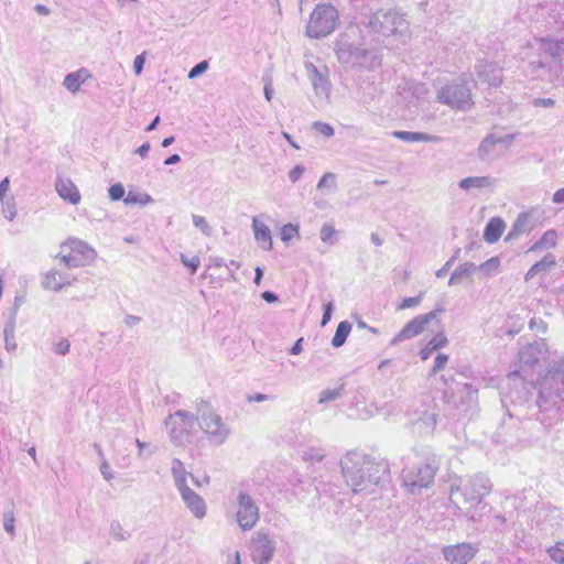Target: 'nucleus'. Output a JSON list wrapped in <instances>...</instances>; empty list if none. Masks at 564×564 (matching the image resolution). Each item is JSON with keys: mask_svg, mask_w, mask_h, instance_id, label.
Masks as SVG:
<instances>
[{"mask_svg": "<svg viewBox=\"0 0 564 564\" xmlns=\"http://www.w3.org/2000/svg\"><path fill=\"white\" fill-rule=\"evenodd\" d=\"M508 398L512 409H507L494 441L512 449L542 444L547 430L564 414V357L554 361L535 383L522 382Z\"/></svg>", "mask_w": 564, "mask_h": 564, "instance_id": "f257e3e1", "label": "nucleus"}, {"mask_svg": "<svg viewBox=\"0 0 564 564\" xmlns=\"http://www.w3.org/2000/svg\"><path fill=\"white\" fill-rule=\"evenodd\" d=\"M552 33L535 39L538 54L523 65V73L531 79L549 80L554 85L564 84V23L553 28Z\"/></svg>", "mask_w": 564, "mask_h": 564, "instance_id": "f03ea898", "label": "nucleus"}, {"mask_svg": "<svg viewBox=\"0 0 564 564\" xmlns=\"http://www.w3.org/2000/svg\"><path fill=\"white\" fill-rule=\"evenodd\" d=\"M346 484L355 494H372L390 478V465L381 458L350 451L340 460Z\"/></svg>", "mask_w": 564, "mask_h": 564, "instance_id": "7ed1b4c3", "label": "nucleus"}, {"mask_svg": "<svg viewBox=\"0 0 564 564\" xmlns=\"http://www.w3.org/2000/svg\"><path fill=\"white\" fill-rule=\"evenodd\" d=\"M359 34L358 29L349 28L338 36L335 43L337 59L345 68L373 69L381 64V59L362 45Z\"/></svg>", "mask_w": 564, "mask_h": 564, "instance_id": "20e7f679", "label": "nucleus"}, {"mask_svg": "<svg viewBox=\"0 0 564 564\" xmlns=\"http://www.w3.org/2000/svg\"><path fill=\"white\" fill-rule=\"evenodd\" d=\"M492 484L484 474H477L462 479L458 486L452 485L449 500L457 509L475 507L491 490Z\"/></svg>", "mask_w": 564, "mask_h": 564, "instance_id": "39448f33", "label": "nucleus"}, {"mask_svg": "<svg viewBox=\"0 0 564 564\" xmlns=\"http://www.w3.org/2000/svg\"><path fill=\"white\" fill-rule=\"evenodd\" d=\"M367 28L370 33L377 36H404L409 23L401 12L394 9H380L369 17Z\"/></svg>", "mask_w": 564, "mask_h": 564, "instance_id": "423d86ee", "label": "nucleus"}, {"mask_svg": "<svg viewBox=\"0 0 564 564\" xmlns=\"http://www.w3.org/2000/svg\"><path fill=\"white\" fill-rule=\"evenodd\" d=\"M339 14L330 3H318L310 15L306 35L311 39H323L337 28Z\"/></svg>", "mask_w": 564, "mask_h": 564, "instance_id": "0eeeda50", "label": "nucleus"}, {"mask_svg": "<svg viewBox=\"0 0 564 564\" xmlns=\"http://www.w3.org/2000/svg\"><path fill=\"white\" fill-rule=\"evenodd\" d=\"M436 98L441 104L457 110H466L474 105L471 88L466 76H460L441 87Z\"/></svg>", "mask_w": 564, "mask_h": 564, "instance_id": "6e6552de", "label": "nucleus"}, {"mask_svg": "<svg viewBox=\"0 0 564 564\" xmlns=\"http://www.w3.org/2000/svg\"><path fill=\"white\" fill-rule=\"evenodd\" d=\"M171 442L176 446H183L192 442V431L200 426L198 417L185 410H177L170 414L165 421Z\"/></svg>", "mask_w": 564, "mask_h": 564, "instance_id": "1a4fd4ad", "label": "nucleus"}, {"mask_svg": "<svg viewBox=\"0 0 564 564\" xmlns=\"http://www.w3.org/2000/svg\"><path fill=\"white\" fill-rule=\"evenodd\" d=\"M546 352L547 346L544 339L523 346L518 352V362L514 365V369L509 372L508 378L510 380L519 378L525 381L531 376L530 371L542 359H545Z\"/></svg>", "mask_w": 564, "mask_h": 564, "instance_id": "9d476101", "label": "nucleus"}, {"mask_svg": "<svg viewBox=\"0 0 564 564\" xmlns=\"http://www.w3.org/2000/svg\"><path fill=\"white\" fill-rule=\"evenodd\" d=\"M436 474V467L432 464H422L411 469H404L402 473L403 486L409 492L420 494L423 488H429Z\"/></svg>", "mask_w": 564, "mask_h": 564, "instance_id": "9b49d317", "label": "nucleus"}, {"mask_svg": "<svg viewBox=\"0 0 564 564\" xmlns=\"http://www.w3.org/2000/svg\"><path fill=\"white\" fill-rule=\"evenodd\" d=\"M444 312L443 307L435 308L426 314L415 316L391 339L390 345L395 346L401 341L411 339L422 334L426 326L438 317Z\"/></svg>", "mask_w": 564, "mask_h": 564, "instance_id": "f8f14e48", "label": "nucleus"}, {"mask_svg": "<svg viewBox=\"0 0 564 564\" xmlns=\"http://www.w3.org/2000/svg\"><path fill=\"white\" fill-rule=\"evenodd\" d=\"M237 522L243 531L251 530L259 521V507L247 491H240L237 497Z\"/></svg>", "mask_w": 564, "mask_h": 564, "instance_id": "ddd939ff", "label": "nucleus"}, {"mask_svg": "<svg viewBox=\"0 0 564 564\" xmlns=\"http://www.w3.org/2000/svg\"><path fill=\"white\" fill-rule=\"evenodd\" d=\"M478 551V546L470 542H462L442 547L443 557L448 564H468L477 555Z\"/></svg>", "mask_w": 564, "mask_h": 564, "instance_id": "4468645a", "label": "nucleus"}, {"mask_svg": "<svg viewBox=\"0 0 564 564\" xmlns=\"http://www.w3.org/2000/svg\"><path fill=\"white\" fill-rule=\"evenodd\" d=\"M275 541L264 532H258L252 539L251 556L254 564H269L274 555Z\"/></svg>", "mask_w": 564, "mask_h": 564, "instance_id": "2eb2a0df", "label": "nucleus"}, {"mask_svg": "<svg viewBox=\"0 0 564 564\" xmlns=\"http://www.w3.org/2000/svg\"><path fill=\"white\" fill-rule=\"evenodd\" d=\"M202 424L200 426L206 434L217 444H223L230 434L229 427L223 422L221 417L214 412H209L208 414L203 413Z\"/></svg>", "mask_w": 564, "mask_h": 564, "instance_id": "dca6fc26", "label": "nucleus"}, {"mask_svg": "<svg viewBox=\"0 0 564 564\" xmlns=\"http://www.w3.org/2000/svg\"><path fill=\"white\" fill-rule=\"evenodd\" d=\"M304 66L315 94L317 96H328L330 89V84L328 79V68L326 66H324L323 68H318L311 62H306Z\"/></svg>", "mask_w": 564, "mask_h": 564, "instance_id": "f3484780", "label": "nucleus"}, {"mask_svg": "<svg viewBox=\"0 0 564 564\" xmlns=\"http://www.w3.org/2000/svg\"><path fill=\"white\" fill-rule=\"evenodd\" d=\"M475 70L478 79L491 87H498L502 84V70L496 63L479 59L475 65Z\"/></svg>", "mask_w": 564, "mask_h": 564, "instance_id": "a211bd4d", "label": "nucleus"}, {"mask_svg": "<svg viewBox=\"0 0 564 564\" xmlns=\"http://www.w3.org/2000/svg\"><path fill=\"white\" fill-rule=\"evenodd\" d=\"M534 208L520 213L507 235L506 240L517 239L519 236L532 231L538 224V218L534 217Z\"/></svg>", "mask_w": 564, "mask_h": 564, "instance_id": "6ab92c4d", "label": "nucleus"}, {"mask_svg": "<svg viewBox=\"0 0 564 564\" xmlns=\"http://www.w3.org/2000/svg\"><path fill=\"white\" fill-rule=\"evenodd\" d=\"M178 491L184 505L192 514L197 519H203L207 511L204 499L188 486L178 489Z\"/></svg>", "mask_w": 564, "mask_h": 564, "instance_id": "aec40b11", "label": "nucleus"}, {"mask_svg": "<svg viewBox=\"0 0 564 564\" xmlns=\"http://www.w3.org/2000/svg\"><path fill=\"white\" fill-rule=\"evenodd\" d=\"M459 392L465 394L460 403L463 412L471 417L478 411V389L471 383H464Z\"/></svg>", "mask_w": 564, "mask_h": 564, "instance_id": "412c9836", "label": "nucleus"}, {"mask_svg": "<svg viewBox=\"0 0 564 564\" xmlns=\"http://www.w3.org/2000/svg\"><path fill=\"white\" fill-rule=\"evenodd\" d=\"M67 245L69 247V250L83 261L84 265L94 261L97 256L95 249L80 239H69Z\"/></svg>", "mask_w": 564, "mask_h": 564, "instance_id": "4be33fe9", "label": "nucleus"}, {"mask_svg": "<svg viewBox=\"0 0 564 564\" xmlns=\"http://www.w3.org/2000/svg\"><path fill=\"white\" fill-rule=\"evenodd\" d=\"M57 194L73 205L80 202V194L76 185L69 178H57L55 183Z\"/></svg>", "mask_w": 564, "mask_h": 564, "instance_id": "5701e85b", "label": "nucleus"}, {"mask_svg": "<svg viewBox=\"0 0 564 564\" xmlns=\"http://www.w3.org/2000/svg\"><path fill=\"white\" fill-rule=\"evenodd\" d=\"M252 228L254 232V239L260 245V247L265 251L271 250L272 236L270 228L265 224L259 221L257 218H253L252 220Z\"/></svg>", "mask_w": 564, "mask_h": 564, "instance_id": "b1692460", "label": "nucleus"}, {"mask_svg": "<svg viewBox=\"0 0 564 564\" xmlns=\"http://www.w3.org/2000/svg\"><path fill=\"white\" fill-rule=\"evenodd\" d=\"M68 275L64 274L57 270H50L43 281L42 285L46 290H53L58 292L63 289V286L69 284Z\"/></svg>", "mask_w": 564, "mask_h": 564, "instance_id": "393cba45", "label": "nucleus"}, {"mask_svg": "<svg viewBox=\"0 0 564 564\" xmlns=\"http://www.w3.org/2000/svg\"><path fill=\"white\" fill-rule=\"evenodd\" d=\"M18 305L11 311L3 328L4 347L8 351H14L17 349L15 341V319H17Z\"/></svg>", "mask_w": 564, "mask_h": 564, "instance_id": "a878e982", "label": "nucleus"}, {"mask_svg": "<svg viewBox=\"0 0 564 564\" xmlns=\"http://www.w3.org/2000/svg\"><path fill=\"white\" fill-rule=\"evenodd\" d=\"M505 229V223L501 218L495 217L491 218L484 230V240L488 243L497 242Z\"/></svg>", "mask_w": 564, "mask_h": 564, "instance_id": "bb28decb", "label": "nucleus"}, {"mask_svg": "<svg viewBox=\"0 0 564 564\" xmlns=\"http://www.w3.org/2000/svg\"><path fill=\"white\" fill-rule=\"evenodd\" d=\"M555 265H556V260H555L554 254L546 253L540 261L535 262L529 269V271L525 274V280L529 281L541 272H547Z\"/></svg>", "mask_w": 564, "mask_h": 564, "instance_id": "cd10ccee", "label": "nucleus"}, {"mask_svg": "<svg viewBox=\"0 0 564 564\" xmlns=\"http://www.w3.org/2000/svg\"><path fill=\"white\" fill-rule=\"evenodd\" d=\"M496 180L491 176H469L460 180L459 187L463 189L492 187Z\"/></svg>", "mask_w": 564, "mask_h": 564, "instance_id": "c85d7f7f", "label": "nucleus"}, {"mask_svg": "<svg viewBox=\"0 0 564 564\" xmlns=\"http://www.w3.org/2000/svg\"><path fill=\"white\" fill-rule=\"evenodd\" d=\"M87 76V70L84 68L77 72L69 73L65 76L63 86L70 93L75 94L79 90L82 84L84 83Z\"/></svg>", "mask_w": 564, "mask_h": 564, "instance_id": "c756f323", "label": "nucleus"}, {"mask_svg": "<svg viewBox=\"0 0 564 564\" xmlns=\"http://www.w3.org/2000/svg\"><path fill=\"white\" fill-rule=\"evenodd\" d=\"M477 267L474 262H465L458 265L452 273L448 284L456 285L462 282L463 279L469 278L475 271Z\"/></svg>", "mask_w": 564, "mask_h": 564, "instance_id": "7c9ffc66", "label": "nucleus"}, {"mask_svg": "<svg viewBox=\"0 0 564 564\" xmlns=\"http://www.w3.org/2000/svg\"><path fill=\"white\" fill-rule=\"evenodd\" d=\"M171 471L177 489L187 486V475L189 474L186 471L183 462L178 458H173Z\"/></svg>", "mask_w": 564, "mask_h": 564, "instance_id": "2f4dec72", "label": "nucleus"}, {"mask_svg": "<svg viewBox=\"0 0 564 564\" xmlns=\"http://www.w3.org/2000/svg\"><path fill=\"white\" fill-rule=\"evenodd\" d=\"M556 240H557L556 231L554 229H549L542 235V237L536 242H534L530 247L529 251L535 252V251H539L542 249L554 248L556 246Z\"/></svg>", "mask_w": 564, "mask_h": 564, "instance_id": "473e14b6", "label": "nucleus"}, {"mask_svg": "<svg viewBox=\"0 0 564 564\" xmlns=\"http://www.w3.org/2000/svg\"><path fill=\"white\" fill-rule=\"evenodd\" d=\"M393 137L408 143L413 142H431L435 137L424 132H412V131H394Z\"/></svg>", "mask_w": 564, "mask_h": 564, "instance_id": "72a5a7b5", "label": "nucleus"}, {"mask_svg": "<svg viewBox=\"0 0 564 564\" xmlns=\"http://www.w3.org/2000/svg\"><path fill=\"white\" fill-rule=\"evenodd\" d=\"M350 330L351 324L348 321L340 322L336 328L334 337L332 338V345L335 348L341 347L346 343Z\"/></svg>", "mask_w": 564, "mask_h": 564, "instance_id": "f704fd0d", "label": "nucleus"}, {"mask_svg": "<svg viewBox=\"0 0 564 564\" xmlns=\"http://www.w3.org/2000/svg\"><path fill=\"white\" fill-rule=\"evenodd\" d=\"M344 394V383L339 384L337 388L334 389H324L319 393L318 403L324 404L330 401H335L339 398H341Z\"/></svg>", "mask_w": 564, "mask_h": 564, "instance_id": "c9c22d12", "label": "nucleus"}, {"mask_svg": "<svg viewBox=\"0 0 564 564\" xmlns=\"http://www.w3.org/2000/svg\"><path fill=\"white\" fill-rule=\"evenodd\" d=\"M150 203H153V198L147 194V193H139L129 191L127 196L124 197V204H140V205H148Z\"/></svg>", "mask_w": 564, "mask_h": 564, "instance_id": "e433bc0d", "label": "nucleus"}, {"mask_svg": "<svg viewBox=\"0 0 564 564\" xmlns=\"http://www.w3.org/2000/svg\"><path fill=\"white\" fill-rule=\"evenodd\" d=\"M495 145H496L495 134H488L487 137H485L478 148L479 159L481 161L487 160Z\"/></svg>", "mask_w": 564, "mask_h": 564, "instance_id": "4c0bfd02", "label": "nucleus"}, {"mask_svg": "<svg viewBox=\"0 0 564 564\" xmlns=\"http://www.w3.org/2000/svg\"><path fill=\"white\" fill-rule=\"evenodd\" d=\"M14 522H15L14 506H13V503H11L10 508L4 510V512H3V529L8 534H10L12 536L15 534Z\"/></svg>", "mask_w": 564, "mask_h": 564, "instance_id": "58836bf2", "label": "nucleus"}, {"mask_svg": "<svg viewBox=\"0 0 564 564\" xmlns=\"http://www.w3.org/2000/svg\"><path fill=\"white\" fill-rule=\"evenodd\" d=\"M109 533L116 541L119 542L126 541L131 536V534L128 531L123 530L121 523L118 520L111 521Z\"/></svg>", "mask_w": 564, "mask_h": 564, "instance_id": "ea45409f", "label": "nucleus"}, {"mask_svg": "<svg viewBox=\"0 0 564 564\" xmlns=\"http://www.w3.org/2000/svg\"><path fill=\"white\" fill-rule=\"evenodd\" d=\"M552 7H553V3H550V6H547V4L542 6V8H541L542 15L547 13L552 18L553 22H551V24L553 28L561 26V23H563V22L558 20L560 15H561L560 11H558V4H554V8H552ZM547 23H549V25H547V28H549L550 22H547Z\"/></svg>", "mask_w": 564, "mask_h": 564, "instance_id": "a19ab883", "label": "nucleus"}, {"mask_svg": "<svg viewBox=\"0 0 564 564\" xmlns=\"http://www.w3.org/2000/svg\"><path fill=\"white\" fill-rule=\"evenodd\" d=\"M336 230L333 225L330 224H324L319 231V238L323 242L328 243L329 246H333L336 243L335 239Z\"/></svg>", "mask_w": 564, "mask_h": 564, "instance_id": "79ce46f5", "label": "nucleus"}, {"mask_svg": "<svg viewBox=\"0 0 564 564\" xmlns=\"http://www.w3.org/2000/svg\"><path fill=\"white\" fill-rule=\"evenodd\" d=\"M325 453L322 448L310 447L303 452V460L310 463H319L324 459Z\"/></svg>", "mask_w": 564, "mask_h": 564, "instance_id": "37998d69", "label": "nucleus"}, {"mask_svg": "<svg viewBox=\"0 0 564 564\" xmlns=\"http://www.w3.org/2000/svg\"><path fill=\"white\" fill-rule=\"evenodd\" d=\"M547 553L556 564H564V542H557L554 546L549 547Z\"/></svg>", "mask_w": 564, "mask_h": 564, "instance_id": "c03bdc74", "label": "nucleus"}, {"mask_svg": "<svg viewBox=\"0 0 564 564\" xmlns=\"http://www.w3.org/2000/svg\"><path fill=\"white\" fill-rule=\"evenodd\" d=\"M295 236H300V228L297 225L290 223L281 228V239L283 242H290V240Z\"/></svg>", "mask_w": 564, "mask_h": 564, "instance_id": "a18cd8bd", "label": "nucleus"}, {"mask_svg": "<svg viewBox=\"0 0 564 564\" xmlns=\"http://www.w3.org/2000/svg\"><path fill=\"white\" fill-rule=\"evenodd\" d=\"M424 297V292H420L416 296L404 297L402 302L398 305L397 310H405L417 306Z\"/></svg>", "mask_w": 564, "mask_h": 564, "instance_id": "49530a36", "label": "nucleus"}, {"mask_svg": "<svg viewBox=\"0 0 564 564\" xmlns=\"http://www.w3.org/2000/svg\"><path fill=\"white\" fill-rule=\"evenodd\" d=\"M109 197L112 202H118L120 199L124 200V187L121 183L113 184L108 189Z\"/></svg>", "mask_w": 564, "mask_h": 564, "instance_id": "de8ad7c7", "label": "nucleus"}, {"mask_svg": "<svg viewBox=\"0 0 564 564\" xmlns=\"http://www.w3.org/2000/svg\"><path fill=\"white\" fill-rule=\"evenodd\" d=\"M192 219L194 226L198 228L205 236L209 237L212 235V228L206 221L205 217L199 215H193Z\"/></svg>", "mask_w": 564, "mask_h": 564, "instance_id": "09e8293b", "label": "nucleus"}, {"mask_svg": "<svg viewBox=\"0 0 564 564\" xmlns=\"http://www.w3.org/2000/svg\"><path fill=\"white\" fill-rule=\"evenodd\" d=\"M61 261L68 269L84 267L83 261L77 258L70 250L68 254H63Z\"/></svg>", "mask_w": 564, "mask_h": 564, "instance_id": "8fccbe9b", "label": "nucleus"}, {"mask_svg": "<svg viewBox=\"0 0 564 564\" xmlns=\"http://www.w3.org/2000/svg\"><path fill=\"white\" fill-rule=\"evenodd\" d=\"M312 127L315 131H317L318 133H321L322 135H324L326 138H330L335 133L334 128L329 123H326V122L315 121V122H313Z\"/></svg>", "mask_w": 564, "mask_h": 564, "instance_id": "3c124183", "label": "nucleus"}, {"mask_svg": "<svg viewBox=\"0 0 564 564\" xmlns=\"http://www.w3.org/2000/svg\"><path fill=\"white\" fill-rule=\"evenodd\" d=\"M181 261L186 268H188L191 270L192 274H194L197 271V269L200 264L199 257H197V256L188 258L184 253H181Z\"/></svg>", "mask_w": 564, "mask_h": 564, "instance_id": "603ef678", "label": "nucleus"}, {"mask_svg": "<svg viewBox=\"0 0 564 564\" xmlns=\"http://www.w3.org/2000/svg\"><path fill=\"white\" fill-rule=\"evenodd\" d=\"M448 344L447 337L444 335V333L436 334L430 341L429 346L434 351L437 349H441L445 347Z\"/></svg>", "mask_w": 564, "mask_h": 564, "instance_id": "864d4df0", "label": "nucleus"}, {"mask_svg": "<svg viewBox=\"0 0 564 564\" xmlns=\"http://www.w3.org/2000/svg\"><path fill=\"white\" fill-rule=\"evenodd\" d=\"M208 62L207 61H202L199 63H197L189 72H188V75L187 77L189 79H194L198 76H200L202 74H204L207 69H208Z\"/></svg>", "mask_w": 564, "mask_h": 564, "instance_id": "5fc2aeb1", "label": "nucleus"}, {"mask_svg": "<svg viewBox=\"0 0 564 564\" xmlns=\"http://www.w3.org/2000/svg\"><path fill=\"white\" fill-rule=\"evenodd\" d=\"M531 330L544 334L547 329V324L540 317H532L529 323Z\"/></svg>", "mask_w": 564, "mask_h": 564, "instance_id": "6e6d98bb", "label": "nucleus"}, {"mask_svg": "<svg viewBox=\"0 0 564 564\" xmlns=\"http://www.w3.org/2000/svg\"><path fill=\"white\" fill-rule=\"evenodd\" d=\"M70 343L68 339L63 338L54 345V352L61 356H65L69 352Z\"/></svg>", "mask_w": 564, "mask_h": 564, "instance_id": "4d7b16f0", "label": "nucleus"}, {"mask_svg": "<svg viewBox=\"0 0 564 564\" xmlns=\"http://www.w3.org/2000/svg\"><path fill=\"white\" fill-rule=\"evenodd\" d=\"M448 361V356L446 354H437V356L435 357V360H434V365H433V368H432V373H436L438 372L440 370H442L445 365L447 364Z\"/></svg>", "mask_w": 564, "mask_h": 564, "instance_id": "13d9d810", "label": "nucleus"}, {"mask_svg": "<svg viewBox=\"0 0 564 564\" xmlns=\"http://www.w3.org/2000/svg\"><path fill=\"white\" fill-rule=\"evenodd\" d=\"M2 203H3V208H2L3 216L10 221L13 220L14 217L17 216L15 205L10 202H6V203L2 202Z\"/></svg>", "mask_w": 564, "mask_h": 564, "instance_id": "bf43d9fd", "label": "nucleus"}, {"mask_svg": "<svg viewBox=\"0 0 564 564\" xmlns=\"http://www.w3.org/2000/svg\"><path fill=\"white\" fill-rule=\"evenodd\" d=\"M305 171V167L301 164L295 165L290 172H289V178L292 183L297 182L301 176L303 175Z\"/></svg>", "mask_w": 564, "mask_h": 564, "instance_id": "052dcab7", "label": "nucleus"}, {"mask_svg": "<svg viewBox=\"0 0 564 564\" xmlns=\"http://www.w3.org/2000/svg\"><path fill=\"white\" fill-rule=\"evenodd\" d=\"M335 183V175L333 173L324 174L317 183V188L321 189L326 186H332Z\"/></svg>", "mask_w": 564, "mask_h": 564, "instance_id": "680f3d73", "label": "nucleus"}, {"mask_svg": "<svg viewBox=\"0 0 564 564\" xmlns=\"http://www.w3.org/2000/svg\"><path fill=\"white\" fill-rule=\"evenodd\" d=\"M333 311H334L333 302H328L324 305V312H323L322 322H321L322 326H325L330 321Z\"/></svg>", "mask_w": 564, "mask_h": 564, "instance_id": "e2e57ef3", "label": "nucleus"}, {"mask_svg": "<svg viewBox=\"0 0 564 564\" xmlns=\"http://www.w3.org/2000/svg\"><path fill=\"white\" fill-rule=\"evenodd\" d=\"M500 264V261L497 257H492L490 259H488L487 261H485L484 263H481L479 265V270L481 271H489L491 269H497Z\"/></svg>", "mask_w": 564, "mask_h": 564, "instance_id": "0e129e2a", "label": "nucleus"}, {"mask_svg": "<svg viewBox=\"0 0 564 564\" xmlns=\"http://www.w3.org/2000/svg\"><path fill=\"white\" fill-rule=\"evenodd\" d=\"M144 63H145V53H142V54L135 56L134 62H133V69H134L135 75H140L142 73Z\"/></svg>", "mask_w": 564, "mask_h": 564, "instance_id": "69168bd1", "label": "nucleus"}, {"mask_svg": "<svg viewBox=\"0 0 564 564\" xmlns=\"http://www.w3.org/2000/svg\"><path fill=\"white\" fill-rule=\"evenodd\" d=\"M532 104L534 107L551 108L555 105V100L552 98H534Z\"/></svg>", "mask_w": 564, "mask_h": 564, "instance_id": "338daca9", "label": "nucleus"}, {"mask_svg": "<svg viewBox=\"0 0 564 564\" xmlns=\"http://www.w3.org/2000/svg\"><path fill=\"white\" fill-rule=\"evenodd\" d=\"M427 427L434 430L436 424V414L435 413H424L420 419Z\"/></svg>", "mask_w": 564, "mask_h": 564, "instance_id": "774afa93", "label": "nucleus"}]
</instances>
